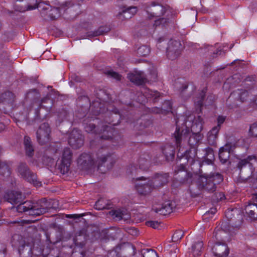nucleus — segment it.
I'll return each instance as SVG.
<instances>
[{
  "instance_id": "nucleus-1",
  "label": "nucleus",
  "mask_w": 257,
  "mask_h": 257,
  "mask_svg": "<svg viewBox=\"0 0 257 257\" xmlns=\"http://www.w3.org/2000/svg\"><path fill=\"white\" fill-rule=\"evenodd\" d=\"M50 208V203L43 199L36 202L26 201L12 207L11 210L13 212H27L30 215L38 216L48 212Z\"/></svg>"
},
{
  "instance_id": "nucleus-2",
  "label": "nucleus",
  "mask_w": 257,
  "mask_h": 257,
  "mask_svg": "<svg viewBox=\"0 0 257 257\" xmlns=\"http://www.w3.org/2000/svg\"><path fill=\"white\" fill-rule=\"evenodd\" d=\"M11 243L13 246L18 248L21 257L32 256V247L33 245L32 238L16 234L12 237Z\"/></svg>"
},
{
  "instance_id": "nucleus-3",
  "label": "nucleus",
  "mask_w": 257,
  "mask_h": 257,
  "mask_svg": "<svg viewBox=\"0 0 257 257\" xmlns=\"http://www.w3.org/2000/svg\"><path fill=\"white\" fill-rule=\"evenodd\" d=\"M256 159L254 156H249L246 159L239 161L237 168L240 170L241 177L247 179L254 177V169L253 168L252 162H256Z\"/></svg>"
},
{
  "instance_id": "nucleus-4",
  "label": "nucleus",
  "mask_w": 257,
  "mask_h": 257,
  "mask_svg": "<svg viewBox=\"0 0 257 257\" xmlns=\"http://www.w3.org/2000/svg\"><path fill=\"white\" fill-rule=\"evenodd\" d=\"M222 180L221 175L219 174L207 177L201 176L198 180V184L201 189L213 192L216 190V185L220 183Z\"/></svg>"
},
{
  "instance_id": "nucleus-5",
  "label": "nucleus",
  "mask_w": 257,
  "mask_h": 257,
  "mask_svg": "<svg viewBox=\"0 0 257 257\" xmlns=\"http://www.w3.org/2000/svg\"><path fill=\"white\" fill-rule=\"evenodd\" d=\"M145 10L147 15V17L149 19L161 17L169 12L165 6L156 2L147 4Z\"/></svg>"
},
{
  "instance_id": "nucleus-6",
  "label": "nucleus",
  "mask_w": 257,
  "mask_h": 257,
  "mask_svg": "<svg viewBox=\"0 0 257 257\" xmlns=\"http://www.w3.org/2000/svg\"><path fill=\"white\" fill-rule=\"evenodd\" d=\"M72 152L70 148H65L61 153V156L57 161L56 165L61 173L65 174L67 173L72 162Z\"/></svg>"
},
{
  "instance_id": "nucleus-7",
  "label": "nucleus",
  "mask_w": 257,
  "mask_h": 257,
  "mask_svg": "<svg viewBox=\"0 0 257 257\" xmlns=\"http://www.w3.org/2000/svg\"><path fill=\"white\" fill-rule=\"evenodd\" d=\"M136 180V188L138 193L141 195L147 196L155 189L150 180H147L144 177L137 178Z\"/></svg>"
},
{
  "instance_id": "nucleus-8",
  "label": "nucleus",
  "mask_w": 257,
  "mask_h": 257,
  "mask_svg": "<svg viewBox=\"0 0 257 257\" xmlns=\"http://www.w3.org/2000/svg\"><path fill=\"white\" fill-rule=\"evenodd\" d=\"M183 47L181 42L177 40H170L167 48V56L170 60H174L181 55Z\"/></svg>"
},
{
  "instance_id": "nucleus-9",
  "label": "nucleus",
  "mask_w": 257,
  "mask_h": 257,
  "mask_svg": "<svg viewBox=\"0 0 257 257\" xmlns=\"http://www.w3.org/2000/svg\"><path fill=\"white\" fill-rule=\"evenodd\" d=\"M51 129L48 123L41 124L37 132V139L38 143L44 145L50 139Z\"/></svg>"
},
{
  "instance_id": "nucleus-10",
  "label": "nucleus",
  "mask_w": 257,
  "mask_h": 257,
  "mask_svg": "<svg viewBox=\"0 0 257 257\" xmlns=\"http://www.w3.org/2000/svg\"><path fill=\"white\" fill-rule=\"evenodd\" d=\"M202 119L200 116H198V118L193 122L191 127V130L193 136L190 137L188 140V144L190 145H195L197 143L198 140L197 138L199 137V133L202 130Z\"/></svg>"
},
{
  "instance_id": "nucleus-11",
  "label": "nucleus",
  "mask_w": 257,
  "mask_h": 257,
  "mask_svg": "<svg viewBox=\"0 0 257 257\" xmlns=\"http://www.w3.org/2000/svg\"><path fill=\"white\" fill-rule=\"evenodd\" d=\"M18 172L23 178L30 183L36 186L41 185V183L37 181L36 175L29 170L26 164L21 163L19 165Z\"/></svg>"
},
{
  "instance_id": "nucleus-12",
  "label": "nucleus",
  "mask_w": 257,
  "mask_h": 257,
  "mask_svg": "<svg viewBox=\"0 0 257 257\" xmlns=\"http://www.w3.org/2000/svg\"><path fill=\"white\" fill-rule=\"evenodd\" d=\"M95 163L93 156L89 153H82L77 160L78 166L82 170L90 169Z\"/></svg>"
},
{
  "instance_id": "nucleus-13",
  "label": "nucleus",
  "mask_w": 257,
  "mask_h": 257,
  "mask_svg": "<svg viewBox=\"0 0 257 257\" xmlns=\"http://www.w3.org/2000/svg\"><path fill=\"white\" fill-rule=\"evenodd\" d=\"M83 142V137L80 132L76 129L72 131L69 138V144L72 148L78 149L82 146Z\"/></svg>"
},
{
  "instance_id": "nucleus-14",
  "label": "nucleus",
  "mask_w": 257,
  "mask_h": 257,
  "mask_svg": "<svg viewBox=\"0 0 257 257\" xmlns=\"http://www.w3.org/2000/svg\"><path fill=\"white\" fill-rule=\"evenodd\" d=\"M235 148V144L227 142L221 147L219 151V158L222 164H224L228 162L230 153L232 149Z\"/></svg>"
},
{
  "instance_id": "nucleus-15",
  "label": "nucleus",
  "mask_w": 257,
  "mask_h": 257,
  "mask_svg": "<svg viewBox=\"0 0 257 257\" xmlns=\"http://www.w3.org/2000/svg\"><path fill=\"white\" fill-rule=\"evenodd\" d=\"M175 205L174 203L170 200L164 202L161 207H154L153 210L156 213L163 215L171 213Z\"/></svg>"
},
{
  "instance_id": "nucleus-16",
  "label": "nucleus",
  "mask_w": 257,
  "mask_h": 257,
  "mask_svg": "<svg viewBox=\"0 0 257 257\" xmlns=\"http://www.w3.org/2000/svg\"><path fill=\"white\" fill-rule=\"evenodd\" d=\"M212 251L215 256L226 257L229 253V248L224 243L216 242L212 247Z\"/></svg>"
},
{
  "instance_id": "nucleus-17",
  "label": "nucleus",
  "mask_w": 257,
  "mask_h": 257,
  "mask_svg": "<svg viewBox=\"0 0 257 257\" xmlns=\"http://www.w3.org/2000/svg\"><path fill=\"white\" fill-rule=\"evenodd\" d=\"M169 175L167 173L157 174L155 177L150 180L154 188H157L163 186L168 181Z\"/></svg>"
},
{
  "instance_id": "nucleus-18",
  "label": "nucleus",
  "mask_w": 257,
  "mask_h": 257,
  "mask_svg": "<svg viewBox=\"0 0 257 257\" xmlns=\"http://www.w3.org/2000/svg\"><path fill=\"white\" fill-rule=\"evenodd\" d=\"M248 96V92L244 90H237L233 92L229 97L227 102L231 101L233 99L239 100L241 102H243L246 100Z\"/></svg>"
},
{
  "instance_id": "nucleus-19",
  "label": "nucleus",
  "mask_w": 257,
  "mask_h": 257,
  "mask_svg": "<svg viewBox=\"0 0 257 257\" xmlns=\"http://www.w3.org/2000/svg\"><path fill=\"white\" fill-rule=\"evenodd\" d=\"M127 77L131 82L137 85L142 84L147 81V78L141 72L136 74H128Z\"/></svg>"
},
{
  "instance_id": "nucleus-20",
  "label": "nucleus",
  "mask_w": 257,
  "mask_h": 257,
  "mask_svg": "<svg viewBox=\"0 0 257 257\" xmlns=\"http://www.w3.org/2000/svg\"><path fill=\"white\" fill-rule=\"evenodd\" d=\"M245 213L252 219H257V204L248 202L244 207Z\"/></svg>"
},
{
  "instance_id": "nucleus-21",
  "label": "nucleus",
  "mask_w": 257,
  "mask_h": 257,
  "mask_svg": "<svg viewBox=\"0 0 257 257\" xmlns=\"http://www.w3.org/2000/svg\"><path fill=\"white\" fill-rule=\"evenodd\" d=\"M6 198L12 204H18L20 203L22 199V194L17 191H11L8 192Z\"/></svg>"
},
{
  "instance_id": "nucleus-22",
  "label": "nucleus",
  "mask_w": 257,
  "mask_h": 257,
  "mask_svg": "<svg viewBox=\"0 0 257 257\" xmlns=\"http://www.w3.org/2000/svg\"><path fill=\"white\" fill-rule=\"evenodd\" d=\"M220 130L219 126L213 127L207 134V142L210 145H214Z\"/></svg>"
},
{
  "instance_id": "nucleus-23",
  "label": "nucleus",
  "mask_w": 257,
  "mask_h": 257,
  "mask_svg": "<svg viewBox=\"0 0 257 257\" xmlns=\"http://www.w3.org/2000/svg\"><path fill=\"white\" fill-rule=\"evenodd\" d=\"M109 214L116 220L127 219L129 217L128 215L126 213V211L124 209L111 210L109 211Z\"/></svg>"
},
{
  "instance_id": "nucleus-24",
  "label": "nucleus",
  "mask_w": 257,
  "mask_h": 257,
  "mask_svg": "<svg viewBox=\"0 0 257 257\" xmlns=\"http://www.w3.org/2000/svg\"><path fill=\"white\" fill-rule=\"evenodd\" d=\"M188 134L189 130L188 128H186L185 130H182L181 132L179 128H176L174 133V137L176 139V145L178 147L180 146L181 141L188 137Z\"/></svg>"
},
{
  "instance_id": "nucleus-25",
  "label": "nucleus",
  "mask_w": 257,
  "mask_h": 257,
  "mask_svg": "<svg viewBox=\"0 0 257 257\" xmlns=\"http://www.w3.org/2000/svg\"><path fill=\"white\" fill-rule=\"evenodd\" d=\"M193 146L194 145H190L191 147V148L189 150L185 151L184 156L188 162L190 163L191 164L194 163L196 156V150Z\"/></svg>"
},
{
  "instance_id": "nucleus-26",
  "label": "nucleus",
  "mask_w": 257,
  "mask_h": 257,
  "mask_svg": "<svg viewBox=\"0 0 257 257\" xmlns=\"http://www.w3.org/2000/svg\"><path fill=\"white\" fill-rule=\"evenodd\" d=\"M149 157L147 156H141L138 160L137 165L142 170L148 169L150 165Z\"/></svg>"
},
{
  "instance_id": "nucleus-27",
  "label": "nucleus",
  "mask_w": 257,
  "mask_h": 257,
  "mask_svg": "<svg viewBox=\"0 0 257 257\" xmlns=\"http://www.w3.org/2000/svg\"><path fill=\"white\" fill-rule=\"evenodd\" d=\"M24 144L25 145L26 154L29 156H32L33 154L34 149L29 137L26 136L24 138Z\"/></svg>"
},
{
  "instance_id": "nucleus-28",
  "label": "nucleus",
  "mask_w": 257,
  "mask_h": 257,
  "mask_svg": "<svg viewBox=\"0 0 257 257\" xmlns=\"http://www.w3.org/2000/svg\"><path fill=\"white\" fill-rule=\"evenodd\" d=\"M167 18L158 17L159 18L156 20L154 22L155 26H162L165 27L167 26L170 22V18L168 17L169 14H166Z\"/></svg>"
},
{
  "instance_id": "nucleus-29",
  "label": "nucleus",
  "mask_w": 257,
  "mask_h": 257,
  "mask_svg": "<svg viewBox=\"0 0 257 257\" xmlns=\"http://www.w3.org/2000/svg\"><path fill=\"white\" fill-rule=\"evenodd\" d=\"M130 10H131V14H125L124 10H123L122 13H120L118 15V19L123 20V19H128L131 18L137 12V9L136 7H134L131 8Z\"/></svg>"
},
{
  "instance_id": "nucleus-30",
  "label": "nucleus",
  "mask_w": 257,
  "mask_h": 257,
  "mask_svg": "<svg viewBox=\"0 0 257 257\" xmlns=\"http://www.w3.org/2000/svg\"><path fill=\"white\" fill-rule=\"evenodd\" d=\"M203 244L202 241H198L192 245V251L194 256L200 254L203 248Z\"/></svg>"
},
{
  "instance_id": "nucleus-31",
  "label": "nucleus",
  "mask_w": 257,
  "mask_h": 257,
  "mask_svg": "<svg viewBox=\"0 0 257 257\" xmlns=\"http://www.w3.org/2000/svg\"><path fill=\"white\" fill-rule=\"evenodd\" d=\"M95 208L97 210L109 209V207L106 204L105 200L103 199H99L95 204Z\"/></svg>"
},
{
  "instance_id": "nucleus-32",
  "label": "nucleus",
  "mask_w": 257,
  "mask_h": 257,
  "mask_svg": "<svg viewBox=\"0 0 257 257\" xmlns=\"http://www.w3.org/2000/svg\"><path fill=\"white\" fill-rule=\"evenodd\" d=\"M163 153L167 159H172L174 157V151L170 146H166L163 150Z\"/></svg>"
},
{
  "instance_id": "nucleus-33",
  "label": "nucleus",
  "mask_w": 257,
  "mask_h": 257,
  "mask_svg": "<svg viewBox=\"0 0 257 257\" xmlns=\"http://www.w3.org/2000/svg\"><path fill=\"white\" fill-rule=\"evenodd\" d=\"M150 49L146 46H142L137 50V54L140 56H146L150 53Z\"/></svg>"
},
{
  "instance_id": "nucleus-34",
  "label": "nucleus",
  "mask_w": 257,
  "mask_h": 257,
  "mask_svg": "<svg viewBox=\"0 0 257 257\" xmlns=\"http://www.w3.org/2000/svg\"><path fill=\"white\" fill-rule=\"evenodd\" d=\"M38 8L37 0H28L27 7L26 9L21 10L22 12L34 10Z\"/></svg>"
},
{
  "instance_id": "nucleus-35",
  "label": "nucleus",
  "mask_w": 257,
  "mask_h": 257,
  "mask_svg": "<svg viewBox=\"0 0 257 257\" xmlns=\"http://www.w3.org/2000/svg\"><path fill=\"white\" fill-rule=\"evenodd\" d=\"M143 257H158L157 252L153 249H145L142 252Z\"/></svg>"
},
{
  "instance_id": "nucleus-36",
  "label": "nucleus",
  "mask_w": 257,
  "mask_h": 257,
  "mask_svg": "<svg viewBox=\"0 0 257 257\" xmlns=\"http://www.w3.org/2000/svg\"><path fill=\"white\" fill-rule=\"evenodd\" d=\"M113 159V157L110 155H107L106 156H103L101 157L99 160L98 163V167H100V165H102L103 163L106 162H109L110 163H112Z\"/></svg>"
},
{
  "instance_id": "nucleus-37",
  "label": "nucleus",
  "mask_w": 257,
  "mask_h": 257,
  "mask_svg": "<svg viewBox=\"0 0 257 257\" xmlns=\"http://www.w3.org/2000/svg\"><path fill=\"white\" fill-rule=\"evenodd\" d=\"M105 74L108 77L114 78L116 80H121V76L112 70L107 71L105 72Z\"/></svg>"
},
{
  "instance_id": "nucleus-38",
  "label": "nucleus",
  "mask_w": 257,
  "mask_h": 257,
  "mask_svg": "<svg viewBox=\"0 0 257 257\" xmlns=\"http://www.w3.org/2000/svg\"><path fill=\"white\" fill-rule=\"evenodd\" d=\"M110 28L106 26L100 27L93 35V36L103 35L110 31Z\"/></svg>"
},
{
  "instance_id": "nucleus-39",
  "label": "nucleus",
  "mask_w": 257,
  "mask_h": 257,
  "mask_svg": "<svg viewBox=\"0 0 257 257\" xmlns=\"http://www.w3.org/2000/svg\"><path fill=\"white\" fill-rule=\"evenodd\" d=\"M183 235L184 233L182 230H177L172 236V241L176 242L179 240Z\"/></svg>"
},
{
  "instance_id": "nucleus-40",
  "label": "nucleus",
  "mask_w": 257,
  "mask_h": 257,
  "mask_svg": "<svg viewBox=\"0 0 257 257\" xmlns=\"http://www.w3.org/2000/svg\"><path fill=\"white\" fill-rule=\"evenodd\" d=\"M51 12L49 15L52 19H55L60 16V9L59 8H54L51 11Z\"/></svg>"
},
{
  "instance_id": "nucleus-41",
  "label": "nucleus",
  "mask_w": 257,
  "mask_h": 257,
  "mask_svg": "<svg viewBox=\"0 0 257 257\" xmlns=\"http://www.w3.org/2000/svg\"><path fill=\"white\" fill-rule=\"evenodd\" d=\"M7 173L8 175L10 174L9 168L7 165L4 163L0 162V173L4 174Z\"/></svg>"
},
{
  "instance_id": "nucleus-42",
  "label": "nucleus",
  "mask_w": 257,
  "mask_h": 257,
  "mask_svg": "<svg viewBox=\"0 0 257 257\" xmlns=\"http://www.w3.org/2000/svg\"><path fill=\"white\" fill-rule=\"evenodd\" d=\"M95 126L94 123H89L87 124L85 126V131L88 133H94L96 132V131L95 130Z\"/></svg>"
},
{
  "instance_id": "nucleus-43",
  "label": "nucleus",
  "mask_w": 257,
  "mask_h": 257,
  "mask_svg": "<svg viewBox=\"0 0 257 257\" xmlns=\"http://www.w3.org/2000/svg\"><path fill=\"white\" fill-rule=\"evenodd\" d=\"M249 133L254 137H257V122L253 123L249 129Z\"/></svg>"
},
{
  "instance_id": "nucleus-44",
  "label": "nucleus",
  "mask_w": 257,
  "mask_h": 257,
  "mask_svg": "<svg viewBox=\"0 0 257 257\" xmlns=\"http://www.w3.org/2000/svg\"><path fill=\"white\" fill-rule=\"evenodd\" d=\"M146 224L148 226L152 227L153 228L157 229L160 226V223L158 221H149L146 222Z\"/></svg>"
},
{
  "instance_id": "nucleus-45",
  "label": "nucleus",
  "mask_w": 257,
  "mask_h": 257,
  "mask_svg": "<svg viewBox=\"0 0 257 257\" xmlns=\"http://www.w3.org/2000/svg\"><path fill=\"white\" fill-rule=\"evenodd\" d=\"M146 78H147V80L149 79L151 81H155L157 78V73L156 71L155 70H154Z\"/></svg>"
},
{
  "instance_id": "nucleus-46",
  "label": "nucleus",
  "mask_w": 257,
  "mask_h": 257,
  "mask_svg": "<svg viewBox=\"0 0 257 257\" xmlns=\"http://www.w3.org/2000/svg\"><path fill=\"white\" fill-rule=\"evenodd\" d=\"M71 257H84V254L82 251H78L75 250L72 252Z\"/></svg>"
},
{
  "instance_id": "nucleus-47",
  "label": "nucleus",
  "mask_w": 257,
  "mask_h": 257,
  "mask_svg": "<svg viewBox=\"0 0 257 257\" xmlns=\"http://www.w3.org/2000/svg\"><path fill=\"white\" fill-rule=\"evenodd\" d=\"M149 93L151 97H154L155 99L159 96V93L157 91L149 90Z\"/></svg>"
},
{
  "instance_id": "nucleus-48",
  "label": "nucleus",
  "mask_w": 257,
  "mask_h": 257,
  "mask_svg": "<svg viewBox=\"0 0 257 257\" xmlns=\"http://www.w3.org/2000/svg\"><path fill=\"white\" fill-rule=\"evenodd\" d=\"M84 215V214H75L68 215L67 216V217L68 218H70L78 219V218H79L83 216Z\"/></svg>"
},
{
  "instance_id": "nucleus-49",
  "label": "nucleus",
  "mask_w": 257,
  "mask_h": 257,
  "mask_svg": "<svg viewBox=\"0 0 257 257\" xmlns=\"http://www.w3.org/2000/svg\"><path fill=\"white\" fill-rule=\"evenodd\" d=\"M225 119V117L223 116H219L217 118L218 124L217 126H219L220 127V125L224 122Z\"/></svg>"
},
{
  "instance_id": "nucleus-50",
  "label": "nucleus",
  "mask_w": 257,
  "mask_h": 257,
  "mask_svg": "<svg viewBox=\"0 0 257 257\" xmlns=\"http://www.w3.org/2000/svg\"><path fill=\"white\" fill-rule=\"evenodd\" d=\"M128 232L133 235H137L138 234V230L135 228H131L128 229Z\"/></svg>"
},
{
  "instance_id": "nucleus-51",
  "label": "nucleus",
  "mask_w": 257,
  "mask_h": 257,
  "mask_svg": "<svg viewBox=\"0 0 257 257\" xmlns=\"http://www.w3.org/2000/svg\"><path fill=\"white\" fill-rule=\"evenodd\" d=\"M200 95H201V99L195 102V103H197L196 105L199 107H200L202 105V100L203 99L204 97V93L202 92L201 93V94H200Z\"/></svg>"
},
{
  "instance_id": "nucleus-52",
  "label": "nucleus",
  "mask_w": 257,
  "mask_h": 257,
  "mask_svg": "<svg viewBox=\"0 0 257 257\" xmlns=\"http://www.w3.org/2000/svg\"><path fill=\"white\" fill-rule=\"evenodd\" d=\"M216 211V209L213 208H211L209 211H208V212H206V213H208V214L211 213V214H214L215 213Z\"/></svg>"
},
{
  "instance_id": "nucleus-53",
  "label": "nucleus",
  "mask_w": 257,
  "mask_h": 257,
  "mask_svg": "<svg viewBox=\"0 0 257 257\" xmlns=\"http://www.w3.org/2000/svg\"><path fill=\"white\" fill-rule=\"evenodd\" d=\"M133 7H132V8ZM131 8V7L127 8V9L124 10V13L125 14H131V10H130V9Z\"/></svg>"
},
{
  "instance_id": "nucleus-54",
  "label": "nucleus",
  "mask_w": 257,
  "mask_h": 257,
  "mask_svg": "<svg viewBox=\"0 0 257 257\" xmlns=\"http://www.w3.org/2000/svg\"><path fill=\"white\" fill-rule=\"evenodd\" d=\"M165 104L169 106V108H168L166 110L167 111H169V110H170L171 108V104H170V102L169 101H166L165 102V103L164 104V105H165Z\"/></svg>"
},
{
  "instance_id": "nucleus-55",
  "label": "nucleus",
  "mask_w": 257,
  "mask_h": 257,
  "mask_svg": "<svg viewBox=\"0 0 257 257\" xmlns=\"http://www.w3.org/2000/svg\"><path fill=\"white\" fill-rule=\"evenodd\" d=\"M110 130V127L108 126H105L103 130V132H104L105 131L108 132L109 130Z\"/></svg>"
},
{
  "instance_id": "nucleus-56",
  "label": "nucleus",
  "mask_w": 257,
  "mask_h": 257,
  "mask_svg": "<svg viewBox=\"0 0 257 257\" xmlns=\"http://www.w3.org/2000/svg\"><path fill=\"white\" fill-rule=\"evenodd\" d=\"M252 199L257 202V193L253 195Z\"/></svg>"
},
{
  "instance_id": "nucleus-57",
  "label": "nucleus",
  "mask_w": 257,
  "mask_h": 257,
  "mask_svg": "<svg viewBox=\"0 0 257 257\" xmlns=\"http://www.w3.org/2000/svg\"><path fill=\"white\" fill-rule=\"evenodd\" d=\"M101 138L103 139L107 140L109 139V136H105L104 135H102Z\"/></svg>"
},
{
  "instance_id": "nucleus-58",
  "label": "nucleus",
  "mask_w": 257,
  "mask_h": 257,
  "mask_svg": "<svg viewBox=\"0 0 257 257\" xmlns=\"http://www.w3.org/2000/svg\"><path fill=\"white\" fill-rule=\"evenodd\" d=\"M219 196H220V200H222V199H223V198H224V195H223V194H221V193H219Z\"/></svg>"
},
{
  "instance_id": "nucleus-59",
  "label": "nucleus",
  "mask_w": 257,
  "mask_h": 257,
  "mask_svg": "<svg viewBox=\"0 0 257 257\" xmlns=\"http://www.w3.org/2000/svg\"><path fill=\"white\" fill-rule=\"evenodd\" d=\"M131 169H132L131 173H132V174H133L134 171L136 170V168H135V167H131Z\"/></svg>"
},
{
  "instance_id": "nucleus-60",
  "label": "nucleus",
  "mask_w": 257,
  "mask_h": 257,
  "mask_svg": "<svg viewBox=\"0 0 257 257\" xmlns=\"http://www.w3.org/2000/svg\"><path fill=\"white\" fill-rule=\"evenodd\" d=\"M221 51H220V50H218V51H217V52H216V54H218L220 55V54H221Z\"/></svg>"
},
{
  "instance_id": "nucleus-61",
  "label": "nucleus",
  "mask_w": 257,
  "mask_h": 257,
  "mask_svg": "<svg viewBox=\"0 0 257 257\" xmlns=\"http://www.w3.org/2000/svg\"><path fill=\"white\" fill-rule=\"evenodd\" d=\"M238 105V104L237 103H235L233 106H232L231 107H233V106H236Z\"/></svg>"
},
{
  "instance_id": "nucleus-62",
  "label": "nucleus",
  "mask_w": 257,
  "mask_h": 257,
  "mask_svg": "<svg viewBox=\"0 0 257 257\" xmlns=\"http://www.w3.org/2000/svg\"><path fill=\"white\" fill-rule=\"evenodd\" d=\"M158 43H161V38H160L158 41Z\"/></svg>"
},
{
  "instance_id": "nucleus-63",
  "label": "nucleus",
  "mask_w": 257,
  "mask_h": 257,
  "mask_svg": "<svg viewBox=\"0 0 257 257\" xmlns=\"http://www.w3.org/2000/svg\"><path fill=\"white\" fill-rule=\"evenodd\" d=\"M48 257H54V256H53L52 255H51V254H49V255H48Z\"/></svg>"
},
{
  "instance_id": "nucleus-64",
  "label": "nucleus",
  "mask_w": 257,
  "mask_h": 257,
  "mask_svg": "<svg viewBox=\"0 0 257 257\" xmlns=\"http://www.w3.org/2000/svg\"><path fill=\"white\" fill-rule=\"evenodd\" d=\"M0 126H1V127H3V126H3V124H0Z\"/></svg>"
}]
</instances>
